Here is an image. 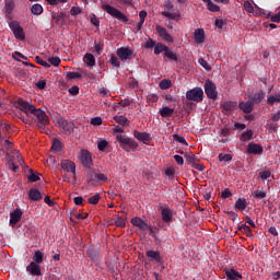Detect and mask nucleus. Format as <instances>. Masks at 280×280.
<instances>
[{
  "label": "nucleus",
  "instance_id": "5fc2aeb1",
  "mask_svg": "<svg viewBox=\"0 0 280 280\" xmlns=\"http://www.w3.org/2000/svg\"><path fill=\"white\" fill-rule=\"evenodd\" d=\"M30 175H28V180L32 182V183H36L38 182L40 178H39V174H36V173H33V171H30Z\"/></svg>",
  "mask_w": 280,
  "mask_h": 280
},
{
  "label": "nucleus",
  "instance_id": "bf43d9fd",
  "mask_svg": "<svg viewBox=\"0 0 280 280\" xmlns=\"http://www.w3.org/2000/svg\"><path fill=\"white\" fill-rule=\"evenodd\" d=\"M186 162L188 165H195L196 163V156L195 155H185Z\"/></svg>",
  "mask_w": 280,
  "mask_h": 280
},
{
  "label": "nucleus",
  "instance_id": "6e6d98bb",
  "mask_svg": "<svg viewBox=\"0 0 280 280\" xmlns=\"http://www.w3.org/2000/svg\"><path fill=\"white\" fill-rule=\"evenodd\" d=\"M155 46H158V43L155 40H153L152 38H149V40H147V44H144V48H147V49H152Z\"/></svg>",
  "mask_w": 280,
  "mask_h": 280
},
{
  "label": "nucleus",
  "instance_id": "603ef678",
  "mask_svg": "<svg viewBox=\"0 0 280 280\" xmlns=\"http://www.w3.org/2000/svg\"><path fill=\"white\" fill-rule=\"evenodd\" d=\"M35 60H36V63H37V65L44 67L45 69L50 68V63L47 62V61H44L43 58H40L39 56H37V57L35 58Z\"/></svg>",
  "mask_w": 280,
  "mask_h": 280
},
{
  "label": "nucleus",
  "instance_id": "49530a36",
  "mask_svg": "<svg viewBox=\"0 0 280 280\" xmlns=\"http://www.w3.org/2000/svg\"><path fill=\"white\" fill-rule=\"evenodd\" d=\"M164 57H166L168 60H172L173 62H178L177 55H175L172 50L164 52Z\"/></svg>",
  "mask_w": 280,
  "mask_h": 280
},
{
  "label": "nucleus",
  "instance_id": "c03bdc74",
  "mask_svg": "<svg viewBox=\"0 0 280 280\" xmlns=\"http://www.w3.org/2000/svg\"><path fill=\"white\" fill-rule=\"evenodd\" d=\"M252 195L258 200L267 198V192L262 190H255L254 192H252Z\"/></svg>",
  "mask_w": 280,
  "mask_h": 280
},
{
  "label": "nucleus",
  "instance_id": "a19ab883",
  "mask_svg": "<svg viewBox=\"0 0 280 280\" xmlns=\"http://www.w3.org/2000/svg\"><path fill=\"white\" fill-rule=\"evenodd\" d=\"M159 86L161 90H167L172 88V81L168 79H163L160 81Z\"/></svg>",
  "mask_w": 280,
  "mask_h": 280
},
{
  "label": "nucleus",
  "instance_id": "4be33fe9",
  "mask_svg": "<svg viewBox=\"0 0 280 280\" xmlns=\"http://www.w3.org/2000/svg\"><path fill=\"white\" fill-rule=\"evenodd\" d=\"M147 257H148L149 261H154L156 264H162L163 262L162 255H160L159 250H149V252H147Z\"/></svg>",
  "mask_w": 280,
  "mask_h": 280
},
{
  "label": "nucleus",
  "instance_id": "a18cd8bd",
  "mask_svg": "<svg viewBox=\"0 0 280 280\" xmlns=\"http://www.w3.org/2000/svg\"><path fill=\"white\" fill-rule=\"evenodd\" d=\"M219 161L224 162V163H229V162L233 161V155L220 153L219 154Z\"/></svg>",
  "mask_w": 280,
  "mask_h": 280
},
{
  "label": "nucleus",
  "instance_id": "2f4dec72",
  "mask_svg": "<svg viewBox=\"0 0 280 280\" xmlns=\"http://www.w3.org/2000/svg\"><path fill=\"white\" fill-rule=\"evenodd\" d=\"M254 137V131L253 129H247L240 136V141L242 142H249Z\"/></svg>",
  "mask_w": 280,
  "mask_h": 280
},
{
  "label": "nucleus",
  "instance_id": "9b49d317",
  "mask_svg": "<svg viewBox=\"0 0 280 280\" xmlns=\"http://www.w3.org/2000/svg\"><path fill=\"white\" fill-rule=\"evenodd\" d=\"M203 88L206 90L208 98L215 100L218 97L217 86L212 81L207 80Z\"/></svg>",
  "mask_w": 280,
  "mask_h": 280
},
{
  "label": "nucleus",
  "instance_id": "09e8293b",
  "mask_svg": "<svg viewBox=\"0 0 280 280\" xmlns=\"http://www.w3.org/2000/svg\"><path fill=\"white\" fill-rule=\"evenodd\" d=\"M173 141H177V142H179L180 144L186 145V147L189 145V144L187 143V141H186V138H185V137H182V136H178L177 133H176V135H173Z\"/></svg>",
  "mask_w": 280,
  "mask_h": 280
},
{
  "label": "nucleus",
  "instance_id": "4c0bfd02",
  "mask_svg": "<svg viewBox=\"0 0 280 280\" xmlns=\"http://www.w3.org/2000/svg\"><path fill=\"white\" fill-rule=\"evenodd\" d=\"M119 59L120 58L116 57L115 55H112V57H109L108 63L114 68L119 69L121 67V61H119Z\"/></svg>",
  "mask_w": 280,
  "mask_h": 280
},
{
  "label": "nucleus",
  "instance_id": "ddd939ff",
  "mask_svg": "<svg viewBox=\"0 0 280 280\" xmlns=\"http://www.w3.org/2000/svg\"><path fill=\"white\" fill-rule=\"evenodd\" d=\"M22 218H23V210H21L20 208H16L12 212H10V220H9L10 225L15 226L16 224H19Z\"/></svg>",
  "mask_w": 280,
  "mask_h": 280
},
{
  "label": "nucleus",
  "instance_id": "338daca9",
  "mask_svg": "<svg viewBox=\"0 0 280 280\" xmlns=\"http://www.w3.org/2000/svg\"><path fill=\"white\" fill-rule=\"evenodd\" d=\"M271 175L272 173H270V171H262L261 173H259V177H261L262 180L270 178Z\"/></svg>",
  "mask_w": 280,
  "mask_h": 280
},
{
  "label": "nucleus",
  "instance_id": "f704fd0d",
  "mask_svg": "<svg viewBox=\"0 0 280 280\" xmlns=\"http://www.w3.org/2000/svg\"><path fill=\"white\" fill-rule=\"evenodd\" d=\"M247 206H248V203L246 202V199H238L235 201L234 208L236 210L244 211V210H246Z\"/></svg>",
  "mask_w": 280,
  "mask_h": 280
},
{
  "label": "nucleus",
  "instance_id": "bb28decb",
  "mask_svg": "<svg viewBox=\"0 0 280 280\" xmlns=\"http://www.w3.org/2000/svg\"><path fill=\"white\" fill-rule=\"evenodd\" d=\"M192 35L196 44L200 45L203 43V40H206V32H203V28H196Z\"/></svg>",
  "mask_w": 280,
  "mask_h": 280
},
{
  "label": "nucleus",
  "instance_id": "8fccbe9b",
  "mask_svg": "<svg viewBox=\"0 0 280 280\" xmlns=\"http://www.w3.org/2000/svg\"><path fill=\"white\" fill-rule=\"evenodd\" d=\"M102 197L98 194H96L95 196L89 197L88 202H89V205L95 206V205H98V201Z\"/></svg>",
  "mask_w": 280,
  "mask_h": 280
},
{
  "label": "nucleus",
  "instance_id": "680f3d73",
  "mask_svg": "<svg viewBox=\"0 0 280 280\" xmlns=\"http://www.w3.org/2000/svg\"><path fill=\"white\" fill-rule=\"evenodd\" d=\"M91 23L95 27L100 26V19L94 13L91 14Z\"/></svg>",
  "mask_w": 280,
  "mask_h": 280
},
{
  "label": "nucleus",
  "instance_id": "f3484780",
  "mask_svg": "<svg viewBox=\"0 0 280 280\" xmlns=\"http://www.w3.org/2000/svg\"><path fill=\"white\" fill-rule=\"evenodd\" d=\"M155 31L156 34H159V36L163 38V40H166L167 43H174V38L172 37V35H170V33H167V30L165 27L156 25Z\"/></svg>",
  "mask_w": 280,
  "mask_h": 280
},
{
  "label": "nucleus",
  "instance_id": "f03ea898",
  "mask_svg": "<svg viewBox=\"0 0 280 280\" xmlns=\"http://www.w3.org/2000/svg\"><path fill=\"white\" fill-rule=\"evenodd\" d=\"M116 140L120 143V148H122L125 152H130V150L135 152L139 148L138 142L132 138H128L127 136L117 135Z\"/></svg>",
  "mask_w": 280,
  "mask_h": 280
},
{
  "label": "nucleus",
  "instance_id": "774afa93",
  "mask_svg": "<svg viewBox=\"0 0 280 280\" xmlns=\"http://www.w3.org/2000/svg\"><path fill=\"white\" fill-rule=\"evenodd\" d=\"M270 21L273 23H280V12L276 15H271Z\"/></svg>",
  "mask_w": 280,
  "mask_h": 280
},
{
  "label": "nucleus",
  "instance_id": "aec40b11",
  "mask_svg": "<svg viewBox=\"0 0 280 280\" xmlns=\"http://www.w3.org/2000/svg\"><path fill=\"white\" fill-rule=\"evenodd\" d=\"M81 164H83L84 167L91 168L92 166V155L89 153L88 150H81Z\"/></svg>",
  "mask_w": 280,
  "mask_h": 280
},
{
  "label": "nucleus",
  "instance_id": "c9c22d12",
  "mask_svg": "<svg viewBox=\"0 0 280 280\" xmlns=\"http://www.w3.org/2000/svg\"><path fill=\"white\" fill-rule=\"evenodd\" d=\"M279 103H280V93H276L275 95L267 97V104H269V106H273V104H279Z\"/></svg>",
  "mask_w": 280,
  "mask_h": 280
},
{
  "label": "nucleus",
  "instance_id": "2eb2a0df",
  "mask_svg": "<svg viewBox=\"0 0 280 280\" xmlns=\"http://www.w3.org/2000/svg\"><path fill=\"white\" fill-rule=\"evenodd\" d=\"M61 170L66 171V172H70L73 175V183L77 182V177H75V164L74 162H71L69 160H63L61 161Z\"/></svg>",
  "mask_w": 280,
  "mask_h": 280
},
{
  "label": "nucleus",
  "instance_id": "3c124183",
  "mask_svg": "<svg viewBox=\"0 0 280 280\" xmlns=\"http://www.w3.org/2000/svg\"><path fill=\"white\" fill-rule=\"evenodd\" d=\"M244 11H246L249 14L254 13V7L253 3H250L249 1H245L243 4Z\"/></svg>",
  "mask_w": 280,
  "mask_h": 280
},
{
  "label": "nucleus",
  "instance_id": "72a5a7b5",
  "mask_svg": "<svg viewBox=\"0 0 280 280\" xmlns=\"http://www.w3.org/2000/svg\"><path fill=\"white\" fill-rule=\"evenodd\" d=\"M30 12H32L33 15L35 16H39L43 14L44 12V8L43 5H40L39 3H35L32 5V8L30 9Z\"/></svg>",
  "mask_w": 280,
  "mask_h": 280
},
{
  "label": "nucleus",
  "instance_id": "1a4fd4ad",
  "mask_svg": "<svg viewBox=\"0 0 280 280\" xmlns=\"http://www.w3.org/2000/svg\"><path fill=\"white\" fill-rule=\"evenodd\" d=\"M186 98L195 103H200L203 100V91L201 88H195L186 92Z\"/></svg>",
  "mask_w": 280,
  "mask_h": 280
},
{
  "label": "nucleus",
  "instance_id": "4d7b16f0",
  "mask_svg": "<svg viewBox=\"0 0 280 280\" xmlns=\"http://www.w3.org/2000/svg\"><path fill=\"white\" fill-rule=\"evenodd\" d=\"M91 125L92 126H102L103 125V119L102 117H93L91 119Z\"/></svg>",
  "mask_w": 280,
  "mask_h": 280
},
{
  "label": "nucleus",
  "instance_id": "7c9ffc66",
  "mask_svg": "<svg viewBox=\"0 0 280 280\" xmlns=\"http://www.w3.org/2000/svg\"><path fill=\"white\" fill-rule=\"evenodd\" d=\"M223 110L226 113L233 112L235 108H237V102L234 101H228L222 104Z\"/></svg>",
  "mask_w": 280,
  "mask_h": 280
},
{
  "label": "nucleus",
  "instance_id": "dca6fc26",
  "mask_svg": "<svg viewBox=\"0 0 280 280\" xmlns=\"http://www.w3.org/2000/svg\"><path fill=\"white\" fill-rule=\"evenodd\" d=\"M59 126L60 128L63 130L62 132L65 135H71L72 132H74V122L72 121H68L66 119H60L59 121Z\"/></svg>",
  "mask_w": 280,
  "mask_h": 280
},
{
  "label": "nucleus",
  "instance_id": "f8f14e48",
  "mask_svg": "<svg viewBox=\"0 0 280 280\" xmlns=\"http://www.w3.org/2000/svg\"><path fill=\"white\" fill-rule=\"evenodd\" d=\"M131 224H132V226H136L137 229H139L143 233H145L149 229L152 228L150 224H148L145 221H143L139 217L132 218L131 219Z\"/></svg>",
  "mask_w": 280,
  "mask_h": 280
},
{
  "label": "nucleus",
  "instance_id": "0eeeda50",
  "mask_svg": "<svg viewBox=\"0 0 280 280\" xmlns=\"http://www.w3.org/2000/svg\"><path fill=\"white\" fill-rule=\"evenodd\" d=\"M9 28L12 31L13 35L18 40H25L24 28L20 25L19 21H9Z\"/></svg>",
  "mask_w": 280,
  "mask_h": 280
},
{
  "label": "nucleus",
  "instance_id": "a211bd4d",
  "mask_svg": "<svg viewBox=\"0 0 280 280\" xmlns=\"http://www.w3.org/2000/svg\"><path fill=\"white\" fill-rule=\"evenodd\" d=\"M224 276H226V280H242L243 276L237 270L233 268H224Z\"/></svg>",
  "mask_w": 280,
  "mask_h": 280
},
{
  "label": "nucleus",
  "instance_id": "c756f323",
  "mask_svg": "<svg viewBox=\"0 0 280 280\" xmlns=\"http://www.w3.org/2000/svg\"><path fill=\"white\" fill-rule=\"evenodd\" d=\"M170 50H171L170 47H167L165 44L158 43L156 46H154V48H153V54L160 55L162 52L165 54Z\"/></svg>",
  "mask_w": 280,
  "mask_h": 280
},
{
  "label": "nucleus",
  "instance_id": "13d9d810",
  "mask_svg": "<svg viewBox=\"0 0 280 280\" xmlns=\"http://www.w3.org/2000/svg\"><path fill=\"white\" fill-rule=\"evenodd\" d=\"M48 62H49L52 67H59L60 58H59V57H51V58L48 59Z\"/></svg>",
  "mask_w": 280,
  "mask_h": 280
},
{
  "label": "nucleus",
  "instance_id": "e2e57ef3",
  "mask_svg": "<svg viewBox=\"0 0 280 280\" xmlns=\"http://www.w3.org/2000/svg\"><path fill=\"white\" fill-rule=\"evenodd\" d=\"M115 225L119 228H126V219L117 218L115 221Z\"/></svg>",
  "mask_w": 280,
  "mask_h": 280
},
{
  "label": "nucleus",
  "instance_id": "e433bc0d",
  "mask_svg": "<svg viewBox=\"0 0 280 280\" xmlns=\"http://www.w3.org/2000/svg\"><path fill=\"white\" fill-rule=\"evenodd\" d=\"M44 261V254L40 250H35V255L33 256V262L36 265H40Z\"/></svg>",
  "mask_w": 280,
  "mask_h": 280
},
{
  "label": "nucleus",
  "instance_id": "412c9836",
  "mask_svg": "<svg viewBox=\"0 0 280 280\" xmlns=\"http://www.w3.org/2000/svg\"><path fill=\"white\" fill-rule=\"evenodd\" d=\"M254 105L255 103L252 101H247V102L242 101L238 104V108L242 109L244 114H250L254 110Z\"/></svg>",
  "mask_w": 280,
  "mask_h": 280
},
{
  "label": "nucleus",
  "instance_id": "7ed1b4c3",
  "mask_svg": "<svg viewBox=\"0 0 280 280\" xmlns=\"http://www.w3.org/2000/svg\"><path fill=\"white\" fill-rule=\"evenodd\" d=\"M161 15L176 22L182 19V14L178 11L174 12V3L171 0L164 1V11L161 12Z\"/></svg>",
  "mask_w": 280,
  "mask_h": 280
},
{
  "label": "nucleus",
  "instance_id": "c85d7f7f",
  "mask_svg": "<svg viewBox=\"0 0 280 280\" xmlns=\"http://www.w3.org/2000/svg\"><path fill=\"white\" fill-rule=\"evenodd\" d=\"M159 114L161 115V118H171L172 115H174V108L161 107Z\"/></svg>",
  "mask_w": 280,
  "mask_h": 280
},
{
  "label": "nucleus",
  "instance_id": "20e7f679",
  "mask_svg": "<svg viewBox=\"0 0 280 280\" xmlns=\"http://www.w3.org/2000/svg\"><path fill=\"white\" fill-rule=\"evenodd\" d=\"M101 9L104 10V12H107L109 16L116 19L117 21H122V23L127 24L128 23V18L118 9L115 7H112L110 4H103Z\"/></svg>",
  "mask_w": 280,
  "mask_h": 280
},
{
  "label": "nucleus",
  "instance_id": "6ab92c4d",
  "mask_svg": "<svg viewBox=\"0 0 280 280\" xmlns=\"http://www.w3.org/2000/svg\"><path fill=\"white\" fill-rule=\"evenodd\" d=\"M264 152L261 144L250 142L247 144V154L249 155H261Z\"/></svg>",
  "mask_w": 280,
  "mask_h": 280
},
{
  "label": "nucleus",
  "instance_id": "5701e85b",
  "mask_svg": "<svg viewBox=\"0 0 280 280\" xmlns=\"http://www.w3.org/2000/svg\"><path fill=\"white\" fill-rule=\"evenodd\" d=\"M26 270L30 273V276H37V277L42 276L39 264L30 262V265H27L26 267Z\"/></svg>",
  "mask_w": 280,
  "mask_h": 280
},
{
  "label": "nucleus",
  "instance_id": "58836bf2",
  "mask_svg": "<svg viewBox=\"0 0 280 280\" xmlns=\"http://www.w3.org/2000/svg\"><path fill=\"white\" fill-rule=\"evenodd\" d=\"M113 120L120 126H128L130 124V121H128V119L124 116H115Z\"/></svg>",
  "mask_w": 280,
  "mask_h": 280
},
{
  "label": "nucleus",
  "instance_id": "37998d69",
  "mask_svg": "<svg viewBox=\"0 0 280 280\" xmlns=\"http://www.w3.org/2000/svg\"><path fill=\"white\" fill-rule=\"evenodd\" d=\"M66 79L67 80L82 79V73H80V72H66Z\"/></svg>",
  "mask_w": 280,
  "mask_h": 280
},
{
  "label": "nucleus",
  "instance_id": "052dcab7",
  "mask_svg": "<svg viewBox=\"0 0 280 280\" xmlns=\"http://www.w3.org/2000/svg\"><path fill=\"white\" fill-rule=\"evenodd\" d=\"M108 147V142L106 141V140H101L100 142H98V150L101 151V152H104V151H106V148Z\"/></svg>",
  "mask_w": 280,
  "mask_h": 280
},
{
  "label": "nucleus",
  "instance_id": "9d476101",
  "mask_svg": "<svg viewBox=\"0 0 280 280\" xmlns=\"http://www.w3.org/2000/svg\"><path fill=\"white\" fill-rule=\"evenodd\" d=\"M117 58H119L122 61L131 60L135 58V54L132 52V49L130 47H120L116 50Z\"/></svg>",
  "mask_w": 280,
  "mask_h": 280
},
{
  "label": "nucleus",
  "instance_id": "864d4df0",
  "mask_svg": "<svg viewBox=\"0 0 280 280\" xmlns=\"http://www.w3.org/2000/svg\"><path fill=\"white\" fill-rule=\"evenodd\" d=\"M198 63L200 65V67H202L207 71L211 70L209 62H207L203 58H199Z\"/></svg>",
  "mask_w": 280,
  "mask_h": 280
},
{
  "label": "nucleus",
  "instance_id": "de8ad7c7",
  "mask_svg": "<svg viewBox=\"0 0 280 280\" xmlns=\"http://www.w3.org/2000/svg\"><path fill=\"white\" fill-rule=\"evenodd\" d=\"M51 150L56 152L62 150V142H60L58 139L54 140L51 144Z\"/></svg>",
  "mask_w": 280,
  "mask_h": 280
},
{
  "label": "nucleus",
  "instance_id": "423d86ee",
  "mask_svg": "<svg viewBox=\"0 0 280 280\" xmlns=\"http://www.w3.org/2000/svg\"><path fill=\"white\" fill-rule=\"evenodd\" d=\"M159 211L161 213V221H163L165 224H171L172 219L174 217V212L170 208V206L166 203H160Z\"/></svg>",
  "mask_w": 280,
  "mask_h": 280
},
{
  "label": "nucleus",
  "instance_id": "473e14b6",
  "mask_svg": "<svg viewBox=\"0 0 280 280\" xmlns=\"http://www.w3.org/2000/svg\"><path fill=\"white\" fill-rule=\"evenodd\" d=\"M203 3H207L208 11L215 13L221 12V7H218V4L213 3L211 0H202Z\"/></svg>",
  "mask_w": 280,
  "mask_h": 280
},
{
  "label": "nucleus",
  "instance_id": "79ce46f5",
  "mask_svg": "<svg viewBox=\"0 0 280 280\" xmlns=\"http://www.w3.org/2000/svg\"><path fill=\"white\" fill-rule=\"evenodd\" d=\"M65 18V13L60 12V13H54L51 15V21L54 24L58 25L59 22Z\"/></svg>",
  "mask_w": 280,
  "mask_h": 280
},
{
  "label": "nucleus",
  "instance_id": "0e129e2a",
  "mask_svg": "<svg viewBox=\"0 0 280 280\" xmlns=\"http://www.w3.org/2000/svg\"><path fill=\"white\" fill-rule=\"evenodd\" d=\"M70 13L72 16H77L82 14V9H80V7H72Z\"/></svg>",
  "mask_w": 280,
  "mask_h": 280
},
{
  "label": "nucleus",
  "instance_id": "4468645a",
  "mask_svg": "<svg viewBox=\"0 0 280 280\" xmlns=\"http://www.w3.org/2000/svg\"><path fill=\"white\" fill-rule=\"evenodd\" d=\"M132 136L137 141L142 142L144 144L150 143L152 141L150 132H140L138 130H135L132 132Z\"/></svg>",
  "mask_w": 280,
  "mask_h": 280
},
{
  "label": "nucleus",
  "instance_id": "b1692460",
  "mask_svg": "<svg viewBox=\"0 0 280 280\" xmlns=\"http://www.w3.org/2000/svg\"><path fill=\"white\" fill-rule=\"evenodd\" d=\"M265 97H266V92L262 90H259L254 95L249 96V98H250L249 102H252L254 104H261V102L265 100Z\"/></svg>",
  "mask_w": 280,
  "mask_h": 280
},
{
  "label": "nucleus",
  "instance_id": "a878e982",
  "mask_svg": "<svg viewBox=\"0 0 280 280\" xmlns=\"http://www.w3.org/2000/svg\"><path fill=\"white\" fill-rule=\"evenodd\" d=\"M13 9H15V3L13 1H9L8 3L4 4V15L5 19H8L9 21L13 20Z\"/></svg>",
  "mask_w": 280,
  "mask_h": 280
},
{
  "label": "nucleus",
  "instance_id": "f257e3e1",
  "mask_svg": "<svg viewBox=\"0 0 280 280\" xmlns=\"http://www.w3.org/2000/svg\"><path fill=\"white\" fill-rule=\"evenodd\" d=\"M16 109H20L22 113L27 115V117L31 115L35 116V124L40 132H44L47 126L50 125V118L42 108H36L35 105L24 101L23 98H18Z\"/></svg>",
  "mask_w": 280,
  "mask_h": 280
},
{
  "label": "nucleus",
  "instance_id": "393cba45",
  "mask_svg": "<svg viewBox=\"0 0 280 280\" xmlns=\"http://www.w3.org/2000/svg\"><path fill=\"white\" fill-rule=\"evenodd\" d=\"M30 201H40L43 200V194L37 188H32L28 190Z\"/></svg>",
  "mask_w": 280,
  "mask_h": 280
},
{
  "label": "nucleus",
  "instance_id": "6e6552de",
  "mask_svg": "<svg viewBox=\"0 0 280 280\" xmlns=\"http://www.w3.org/2000/svg\"><path fill=\"white\" fill-rule=\"evenodd\" d=\"M85 255H88L89 259H91L94 265L98 266L100 264H102V253L94 245L88 247V250H85Z\"/></svg>",
  "mask_w": 280,
  "mask_h": 280
},
{
  "label": "nucleus",
  "instance_id": "cd10ccee",
  "mask_svg": "<svg viewBox=\"0 0 280 280\" xmlns=\"http://www.w3.org/2000/svg\"><path fill=\"white\" fill-rule=\"evenodd\" d=\"M83 62L88 68H94L96 65L95 57L91 52H86L83 57Z\"/></svg>",
  "mask_w": 280,
  "mask_h": 280
},
{
  "label": "nucleus",
  "instance_id": "69168bd1",
  "mask_svg": "<svg viewBox=\"0 0 280 280\" xmlns=\"http://www.w3.org/2000/svg\"><path fill=\"white\" fill-rule=\"evenodd\" d=\"M68 93L71 94V95H73V96L79 95V93H80V88L77 86V85H74V86H72L71 89L68 90Z\"/></svg>",
  "mask_w": 280,
  "mask_h": 280
},
{
  "label": "nucleus",
  "instance_id": "ea45409f",
  "mask_svg": "<svg viewBox=\"0 0 280 280\" xmlns=\"http://www.w3.org/2000/svg\"><path fill=\"white\" fill-rule=\"evenodd\" d=\"M238 231H244V234H246L247 237H253V230L246 225V224H242L238 226Z\"/></svg>",
  "mask_w": 280,
  "mask_h": 280
},
{
  "label": "nucleus",
  "instance_id": "39448f33",
  "mask_svg": "<svg viewBox=\"0 0 280 280\" xmlns=\"http://www.w3.org/2000/svg\"><path fill=\"white\" fill-rule=\"evenodd\" d=\"M86 182L90 186H96L102 183L107 182V176L103 173H97L95 171H89L88 175L85 176Z\"/></svg>",
  "mask_w": 280,
  "mask_h": 280
}]
</instances>
